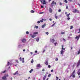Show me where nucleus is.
I'll use <instances>...</instances> for the list:
<instances>
[{
    "mask_svg": "<svg viewBox=\"0 0 80 80\" xmlns=\"http://www.w3.org/2000/svg\"><path fill=\"white\" fill-rule=\"evenodd\" d=\"M62 50L60 51V54L61 56H63L65 52V49L63 48V45H62Z\"/></svg>",
    "mask_w": 80,
    "mask_h": 80,
    "instance_id": "f257e3e1",
    "label": "nucleus"
},
{
    "mask_svg": "<svg viewBox=\"0 0 80 80\" xmlns=\"http://www.w3.org/2000/svg\"><path fill=\"white\" fill-rule=\"evenodd\" d=\"M75 70H74L73 72L72 73V74L70 76V78H71V77L72 76L73 78H75Z\"/></svg>",
    "mask_w": 80,
    "mask_h": 80,
    "instance_id": "f03ea898",
    "label": "nucleus"
},
{
    "mask_svg": "<svg viewBox=\"0 0 80 80\" xmlns=\"http://www.w3.org/2000/svg\"><path fill=\"white\" fill-rule=\"evenodd\" d=\"M40 1L43 5H44V4L46 5L47 4V2H46L45 0H41Z\"/></svg>",
    "mask_w": 80,
    "mask_h": 80,
    "instance_id": "7ed1b4c3",
    "label": "nucleus"
},
{
    "mask_svg": "<svg viewBox=\"0 0 80 80\" xmlns=\"http://www.w3.org/2000/svg\"><path fill=\"white\" fill-rule=\"evenodd\" d=\"M79 66H80V60H79L77 64V67H79Z\"/></svg>",
    "mask_w": 80,
    "mask_h": 80,
    "instance_id": "20e7f679",
    "label": "nucleus"
},
{
    "mask_svg": "<svg viewBox=\"0 0 80 80\" xmlns=\"http://www.w3.org/2000/svg\"><path fill=\"white\" fill-rule=\"evenodd\" d=\"M50 41L51 42H52V43H54L55 39L54 38H51L50 40Z\"/></svg>",
    "mask_w": 80,
    "mask_h": 80,
    "instance_id": "39448f33",
    "label": "nucleus"
},
{
    "mask_svg": "<svg viewBox=\"0 0 80 80\" xmlns=\"http://www.w3.org/2000/svg\"><path fill=\"white\" fill-rule=\"evenodd\" d=\"M80 35H79L78 36H77L75 38V39H77V41L78 40L79 38H80Z\"/></svg>",
    "mask_w": 80,
    "mask_h": 80,
    "instance_id": "423d86ee",
    "label": "nucleus"
},
{
    "mask_svg": "<svg viewBox=\"0 0 80 80\" xmlns=\"http://www.w3.org/2000/svg\"><path fill=\"white\" fill-rule=\"evenodd\" d=\"M21 41L22 42H23V43H25L26 42V39H22L21 40Z\"/></svg>",
    "mask_w": 80,
    "mask_h": 80,
    "instance_id": "0eeeda50",
    "label": "nucleus"
},
{
    "mask_svg": "<svg viewBox=\"0 0 80 80\" xmlns=\"http://www.w3.org/2000/svg\"><path fill=\"white\" fill-rule=\"evenodd\" d=\"M36 67H39L40 68L41 67H42V65H41L39 64H37Z\"/></svg>",
    "mask_w": 80,
    "mask_h": 80,
    "instance_id": "6e6552de",
    "label": "nucleus"
},
{
    "mask_svg": "<svg viewBox=\"0 0 80 80\" xmlns=\"http://www.w3.org/2000/svg\"><path fill=\"white\" fill-rule=\"evenodd\" d=\"M29 35H30V37H32V38H35V36L34 34L33 35L32 34H30Z\"/></svg>",
    "mask_w": 80,
    "mask_h": 80,
    "instance_id": "1a4fd4ad",
    "label": "nucleus"
},
{
    "mask_svg": "<svg viewBox=\"0 0 80 80\" xmlns=\"http://www.w3.org/2000/svg\"><path fill=\"white\" fill-rule=\"evenodd\" d=\"M73 12L74 13H78V12H79L78 11L75 9L74 10H73Z\"/></svg>",
    "mask_w": 80,
    "mask_h": 80,
    "instance_id": "9d476101",
    "label": "nucleus"
},
{
    "mask_svg": "<svg viewBox=\"0 0 80 80\" xmlns=\"http://www.w3.org/2000/svg\"><path fill=\"white\" fill-rule=\"evenodd\" d=\"M2 80H7V78L4 76V77H2Z\"/></svg>",
    "mask_w": 80,
    "mask_h": 80,
    "instance_id": "9b49d317",
    "label": "nucleus"
},
{
    "mask_svg": "<svg viewBox=\"0 0 80 80\" xmlns=\"http://www.w3.org/2000/svg\"><path fill=\"white\" fill-rule=\"evenodd\" d=\"M46 26V24L45 23H44L42 26V28H43Z\"/></svg>",
    "mask_w": 80,
    "mask_h": 80,
    "instance_id": "f8f14e48",
    "label": "nucleus"
},
{
    "mask_svg": "<svg viewBox=\"0 0 80 80\" xmlns=\"http://www.w3.org/2000/svg\"><path fill=\"white\" fill-rule=\"evenodd\" d=\"M49 11L50 13H52V9L50 8H49Z\"/></svg>",
    "mask_w": 80,
    "mask_h": 80,
    "instance_id": "ddd939ff",
    "label": "nucleus"
},
{
    "mask_svg": "<svg viewBox=\"0 0 80 80\" xmlns=\"http://www.w3.org/2000/svg\"><path fill=\"white\" fill-rule=\"evenodd\" d=\"M22 45H19L18 46V48H22Z\"/></svg>",
    "mask_w": 80,
    "mask_h": 80,
    "instance_id": "4468645a",
    "label": "nucleus"
},
{
    "mask_svg": "<svg viewBox=\"0 0 80 80\" xmlns=\"http://www.w3.org/2000/svg\"><path fill=\"white\" fill-rule=\"evenodd\" d=\"M36 40L37 42H39V38L37 37L36 38Z\"/></svg>",
    "mask_w": 80,
    "mask_h": 80,
    "instance_id": "2eb2a0df",
    "label": "nucleus"
},
{
    "mask_svg": "<svg viewBox=\"0 0 80 80\" xmlns=\"http://www.w3.org/2000/svg\"><path fill=\"white\" fill-rule=\"evenodd\" d=\"M45 63L46 65H48V61L47 60L46 61Z\"/></svg>",
    "mask_w": 80,
    "mask_h": 80,
    "instance_id": "dca6fc26",
    "label": "nucleus"
},
{
    "mask_svg": "<svg viewBox=\"0 0 80 80\" xmlns=\"http://www.w3.org/2000/svg\"><path fill=\"white\" fill-rule=\"evenodd\" d=\"M12 65V63H10L9 62H8V63L7 64V66H8V65Z\"/></svg>",
    "mask_w": 80,
    "mask_h": 80,
    "instance_id": "f3484780",
    "label": "nucleus"
},
{
    "mask_svg": "<svg viewBox=\"0 0 80 80\" xmlns=\"http://www.w3.org/2000/svg\"><path fill=\"white\" fill-rule=\"evenodd\" d=\"M77 73L78 75H80V69L77 72Z\"/></svg>",
    "mask_w": 80,
    "mask_h": 80,
    "instance_id": "a211bd4d",
    "label": "nucleus"
},
{
    "mask_svg": "<svg viewBox=\"0 0 80 80\" xmlns=\"http://www.w3.org/2000/svg\"><path fill=\"white\" fill-rule=\"evenodd\" d=\"M18 71H17L16 72L14 73L13 74L14 75H18Z\"/></svg>",
    "mask_w": 80,
    "mask_h": 80,
    "instance_id": "6ab92c4d",
    "label": "nucleus"
},
{
    "mask_svg": "<svg viewBox=\"0 0 80 80\" xmlns=\"http://www.w3.org/2000/svg\"><path fill=\"white\" fill-rule=\"evenodd\" d=\"M38 34V32H35L33 33V35H37Z\"/></svg>",
    "mask_w": 80,
    "mask_h": 80,
    "instance_id": "aec40b11",
    "label": "nucleus"
},
{
    "mask_svg": "<svg viewBox=\"0 0 80 80\" xmlns=\"http://www.w3.org/2000/svg\"><path fill=\"white\" fill-rule=\"evenodd\" d=\"M47 77V76L45 75L44 76V77H43V80H45V79L46 78V77Z\"/></svg>",
    "mask_w": 80,
    "mask_h": 80,
    "instance_id": "412c9836",
    "label": "nucleus"
},
{
    "mask_svg": "<svg viewBox=\"0 0 80 80\" xmlns=\"http://www.w3.org/2000/svg\"><path fill=\"white\" fill-rule=\"evenodd\" d=\"M53 3H54V1H52V3H51V5L52 6H53Z\"/></svg>",
    "mask_w": 80,
    "mask_h": 80,
    "instance_id": "4be33fe9",
    "label": "nucleus"
},
{
    "mask_svg": "<svg viewBox=\"0 0 80 80\" xmlns=\"http://www.w3.org/2000/svg\"><path fill=\"white\" fill-rule=\"evenodd\" d=\"M70 15V13H69V14H67V17H69V16Z\"/></svg>",
    "mask_w": 80,
    "mask_h": 80,
    "instance_id": "5701e85b",
    "label": "nucleus"
},
{
    "mask_svg": "<svg viewBox=\"0 0 80 80\" xmlns=\"http://www.w3.org/2000/svg\"><path fill=\"white\" fill-rule=\"evenodd\" d=\"M4 76H6V78H7V77H8V74H5Z\"/></svg>",
    "mask_w": 80,
    "mask_h": 80,
    "instance_id": "b1692460",
    "label": "nucleus"
},
{
    "mask_svg": "<svg viewBox=\"0 0 80 80\" xmlns=\"http://www.w3.org/2000/svg\"><path fill=\"white\" fill-rule=\"evenodd\" d=\"M56 23V22L54 23V24H53V25H52L51 26L52 27H53L54 26V25H55Z\"/></svg>",
    "mask_w": 80,
    "mask_h": 80,
    "instance_id": "393cba45",
    "label": "nucleus"
},
{
    "mask_svg": "<svg viewBox=\"0 0 80 80\" xmlns=\"http://www.w3.org/2000/svg\"><path fill=\"white\" fill-rule=\"evenodd\" d=\"M58 44V43H57V42H55L54 43V44L55 45V46H56V45H57Z\"/></svg>",
    "mask_w": 80,
    "mask_h": 80,
    "instance_id": "a878e982",
    "label": "nucleus"
},
{
    "mask_svg": "<svg viewBox=\"0 0 80 80\" xmlns=\"http://www.w3.org/2000/svg\"><path fill=\"white\" fill-rule=\"evenodd\" d=\"M7 71L6 70H5L3 72H2V73H5V72H6Z\"/></svg>",
    "mask_w": 80,
    "mask_h": 80,
    "instance_id": "bb28decb",
    "label": "nucleus"
},
{
    "mask_svg": "<svg viewBox=\"0 0 80 80\" xmlns=\"http://www.w3.org/2000/svg\"><path fill=\"white\" fill-rule=\"evenodd\" d=\"M34 12H35V11H34L31 10V13H34Z\"/></svg>",
    "mask_w": 80,
    "mask_h": 80,
    "instance_id": "cd10ccee",
    "label": "nucleus"
},
{
    "mask_svg": "<svg viewBox=\"0 0 80 80\" xmlns=\"http://www.w3.org/2000/svg\"><path fill=\"white\" fill-rule=\"evenodd\" d=\"M33 62H34L33 60V59H32V61L31 62V63H33Z\"/></svg>",
    "mask_w": 80,
    "mask_h": 80,
    "instance_id": "c85d7f7f",
    "label": "nucleus"
},
{
    "mask_svg": "<svg viewBox=\"0 0 80 80\" xmlns=\"http://www.w3.org/2000/svg\"><path fill=\"white\" fill-rule=\"evenodd\" d=\"M55 18L56 19H57L58 18V17L56 16V14L55 15Z\"/></svg>",
    "mask_w": 80,
    "mask_h": 80,
    "instance_id": "c756f323",
    "label": "nucleus"
},
{
    "mask_svg": "<svg viewBox=\"0 0 80 80\" xmlns=\"http://www.w3.org/2000/svg\"><path fill=\"white\" fill-rule=\"evenodd\" d=\"M72 28H73V26H71L70 27V29L71 30Z\"/></svg>",
    "mask_w": 80,
    "mask_h": 80,
    "instance_id": "7c9ffc66",
    "label": "nucleus"
},
{
    "mask_svg": "<svg viewBox=\"0 0 80 80\" xmlns=\"http://www.w3.org/2000/svg\"><path fill=\"white\" fill-rule=\"evenodd\" d=\"M61 33L62 35H63V34H65V32H62Z\"/></svg>",
    "mask_w": 80,
    "mask_h": 80,
    "instance_id": "2f4dec72",
    "label": "nucleus"
},
{
    "mask_svg": "<svg viewBox=\"0 0 80 80\" xmlns=\"http://www.w3.org/2000/svg\"><path fill=\"white\" fill-rule=\"evenodd\" d=\"M58 58H56L55 59V61H58Z\"/></svg>",
    "mask_w": 80,
    "mask_h": 80,
    "instance_id": "473e14b6",
    "label": "nucleus"
},
{
    "mask_svg": "<svg viewBox=\"0 0 80 80\" xmlns=\"http://www.w3.org/2000/svg\"><path fill=\"white\" fill-rule=\"evenodd\" d=\"M51 76V74H49L48 75V77H50Z\"/></svg>",
    "mask_w": 80,
    "mask_h": 80,
    "instance_id": "72a5a7b5",
    "label": "nucleus"
},
{
    "mask_svg": "<svg viewBox=\"0 0 80 80\" xmlns=\"http://www.w3.org/2000/svg\"><path fill=\"white\" fill-rule=\"evenodd\" d=\"M19 60L20 61H22V57H20L19 58Z\"/></svg>",
    "mask_w": 80,
    "mask_h": 80,
    "instance_id": "f704fd0d",
    "label": "nucleus"
},
{
    "mask_svg": "<svg viewBox=\"0 0 80 80\" xmlns=\"http://www.w3.org/2000/svg\"><path fill=\"white\" fill-rule=\"evenodd\" d=\"M16 62H17V63H18V61L17 60H16Z\"/></svg>",
    "mask_w": 80,
    "mask_h": 80,
    "instance_id": "c9c22d12",
    "label": "nucleus"
},
{
    "mask_svg": "<svg viewBox=\"0 0 80 80\" xmlns=\"http://www.w3.org/2000/svg\"><path fill=\"white\" fill-rule=\"evenodd\" d=\"M48 68H50V67H51V66L50 65H48Z\"/></svg>",
    "mask_w": 80,
    "mask_h": 80,
    "instance_id": "e433bc0d",
    "label": "nucleus"
},
{
    "mask_svg": "<svg viewBox=\"0 0 80 80\" xmlns=\"http://www.w3.org/2000/svg\"><path fill=\"white\" fill-rule=\"evenodd\" d=\"M58 12H61V9H59L58 10Z\"/></svg>",
    "mask_w": 80,
    "mask_h": 80,
    "instance_id": "4c0bfd02",
    "label": "nucleus"
},
{
    "mask_svg": "<svg viewBox=\"0 0 80 80\" xmlns=\"http://www.w3.org/2000/svg\"><path fill=\"white\" fill-rule=\"evenodd\" d=\"M29 34V32H28L27 31L26 32V34Z\"/></svg>",
    "mask_w": 80,
    "mask_h": 80,
    "instance_id": "58836bf2",
    "label": "nucleus"
},
{
    "mask_svg": "<svg viewBox=\"0 0 80 80\" xmlns=\"http://www.w3.org/2000/svg\"><path fill=\"white\" fill-rule=\"evenodd\" d=\"M80 29H79V32H78V33H80Z\"/></svg>",
    "mask_w": 80,
    "mask_h": 80,
    "instance_id": "ea45409f",
    "label": "nucleus"
},
{
    "mask_svg": "<svg viewBox=\"0 0 80 80\" xmlns=\"http://www.w3.org/2000/svg\"><path fill=\"white\" fill-rule=\"evenodd\" d=\"M37 23H40V21H38Z\"/></svg>",
    "mask_w": 80,
    "mask_h": 80,
    "instance_id": "a19ab883",
    "label": "nucleus"
},
{
    "mask_svg": "<svg viewBox=\"0 0 80 80\" xmlns=\"http://www.w3.org/2000/svg\"><path fill=\"white\" fill-rule=\"evenodd\" d=\"M44 13V12H40V14H42V13Z\"/></svg>",
    "mask_w": 80,
    "mask_h": 80,
    "instance_id": "79ce46f5",
    "label": "nucleus"
},
{
    "mask_svg": "<svg viewBox=\"0 0 80 80\" xmlns=\"http://www.w3.org/2000/svg\"><path fill=\"white\" fill-rule=\"evenodd\" d=\"M65 0V3H67V0Z\"/></svg>",
    "mask_w": 80,
    "mask_h": 80,
    "instance_id": "37998d69",
    "label": "nucleus"
},
{
    "mask_svg": "<svg viewBox=\"0 0 80 80\" xmlns=\"http://www.w3.org/2000/svg\"><path fill=\"white\" fill-rule=\"evenodd\" d=\"M46 33L47 34V35H48V32H46Z\"/></svg>",
    "mask_w": 80,
    "mask_h": 80,
    "instance_id": "c03bdc74",
    "label": "nucleus"
},
{
    "mask_svg": "<svg viewBox=\"0 0 80 80\" xmlns=\"http://www.w3.org/2000/svg\"><path fill=\"white\" fill-rule=\"evenodd\" d=\"M56 78H57L56 80H58V77H56Z\"/></svg>",
    "mask_w": 80,
    "mask_h": 80,
    "instance_id": "a18cd8bd",
    "label": "nucleus"
},
{
    "mask_svg": "<svg viewBox=\"0 0 80 80\" xmlns=\"http://www.w3.org/2000/svg\"><path fill=\"white\" fill-rule=\"evenodd\" d=\"M59 5H62V3L60 2Z\"/></svg>",
    "mask_w": 80,
    "mask_h": 80,
    "instance_id": "49530a36",
    "label": "nucleus"
},
{
    "mask_svg": "<svg viewBox=\"0 0 80 80\" xmlns=\"http://www.w3.org/2000/svg\"><path fill=\"white\" fill-rule=\"evenodd\" d=\"M36 28H38V26H36Z\"/></svg>",
    "mask_w": 80,
    "mask_h": 80,
    "instance_id": "de8ad7c7",
    "label": "nucleus"
},
{
    "mask_svg": "<svg viewBox=\"0 0 80 80\" xmlns=\"http://www.w3.org/2000/svg\"><path fill=\"white\" fill-rule=\"evenodd\" d=\"M42 72H44V71H45V69H43L42 70Z\"/></svg>",
    "mask_w": 80,
    "mask_h": 80,
    "instance_id": "09e8293b",
    "label": "nucleus"
},
{
    "mask_svg": "<svg viewBox=\"0 0 80 80\" xmlns=\"http://www.w3.org/2000/svg\"><path fill=\"white\" fill-rule=\"evenodd\" d=\"M53 69L51 70V72H53Z\"/></svg>",
    "mask_w": 80,
    "mask_h": 80,
    "instance_id": "8fccbe9b",
    "label": "nucleus"
},
{
    "mask_svg": "<svg viewBox=\"0 0 80 80\" xmlns=\"http://www.w3.org/2000/svg\"><path fill=\"white\" fill-rule=\"evenodd\" d=\"M67 19L68 20H70V18H68Z\"/></svg>",
    "mask_w": 80,
    "mask_h": 80,
    "instance_id": "3c124183",
    "label": "nucleus"
},
{
    "mask_svg": "<svg viewBox=\"0 0 80 80\" xmlns=\"http://www.w3.org/2000/svg\"><path fill=\"white\" fill-rule=\"evenodd\" d=\"M69 2H72V0H68Z\"/></svg>",
    "mask_w": 80,
    "mask_h": 80,
    "instance_id": "603ef678",
    "label": "nucleus"
},
{
    "mask_svg": "<svg viewBox=\"0 0 80 80\" xmlns=\"http://www.w3.org/2000/svg\"><path fill=\"white\" fill-rule=\"evenodd\" d=\"M45 52V50L44 49L43 51V53H44Z\"/></svg>",
    "mask_w": 80,
    "mask_h": 80,
    "instance_id": "864d4df0",
    "label": "nucleus"
},
{
    "mask_svg": "<svg viewBox=\"0 0 80 80\" xmlns=\"http://www.w3.org/2000/svg\"><path fill=\"white\" fill-rule=\"evenodd\" d=\"M30 53V54H31V55H32V54H33L32 52H31Z\"/></svg>",
    "mask_w": 80,
    "mask_h": 80,
    "instance_id": "5fc2aeb1",
    "label": "nucleus"
},
{
    "mask_svg": "<svg viewBox=\"0 0 80 80\" xmlns=\"http://www.w3.org/2000/svg\"><path fill=\"white\" fill-rule=\"evenodd\" d=\"M40 22H43V21L42 20H40Z\"/></svg>",
    "mask_w": 80,
    "mask_h": 80,
    "instance_id": "6e6d98bb",
    "label": "nucleus"
},
{
    "mask_svg": "<svg viewBox=\"0 0 80 80\" xmlns=\"http://www.w3.org/2000/svg\"><path fill=\"white\" fill-rule=\"evenodd\" d=\"M63 40L65 42V39H64V38H63Z\"/></svg>",
    "mask_w": 80,
    "mask_h": 80,
    "instance_id": "4d7b16f0",
    "label": "nucleus"
},
{
    "mask_svg": "<svg viewBox=\"0 0 80 80\" xmlns=\"http://www.w3.org/2000/svg\"><path fill=\"white\" fill-rule=\"evenodd\" d=\"M41 7L42 8H43V6H41Z\"/></svg>",
    "mask_w": 80,
    "mask_h": 80,
    "instance_id": "13d9d810",
    "label": "nucleus"
},
{
    "mask_svg": "<svg viewBox=\"0 0 80 80\" xmlns=\"http://www.w3.org/2000/svg\"><path fill=\"white\" fill-rule=\"evenodd\" d=\"M24 60H23L22 61V63H24Z\"/></svg>",
    "mask_w": 80,
    "mask_h": 80,
    "instance_id": "bf43d9fd",
    "label": "nucleus"
},
{
    "mask_svg": "<svg viewBox=\"0 0 80 80\" xmlns=\"http://www.w3.org/2000/svg\"><path fill=\"white\" fill-rule=\"evenodd\" d=\"M65 14L66 15H67V12H65Z\"/></svg>",
    "mask_w": 80,
    "mask_h": 80,
    "instance_id": "052dcab7",
    "label": "nucleus"
},
{
    "mask_svg": "<svg viewBox=\"0 0 80 80\" xmlns=\"http://www.w3.org/2000/svg\"><path fill=\"white\" fill-rule=\"evenodd\" d=\"M31 71L32 72H33V69H32Z\"/></svg>",
    "mask_w": 80,
    "mask_h": 80,
    "instance_id": "680f3d73",
    "label": "nucleus"
},
{
    "mask_svg": "<svg viewBox=\"0 0 80 80\" xmlns=\"http://www.w3.org/2000/svg\"><path fill=\"white\" fill-rule=\"evenodd\" d=\"M35 53H37V51H35Z\"/></svg>",
    "mask_w": 80,
    "mask_h": 80,
    "instance_id": "e2e57ef3",
    "label": "nucleus"
},
{
    "mask_svg": "<svg viewBox=\"0 0 80 80\" xmlns=\"http://www.w3.org/2000/svg\"><path fill=\"white\" fill-rule=\"evenodd\" d=\"M23 52H25V49H23Z\"/></svg>",
    "mask_w": 80,
    "mask_h": 80,
    "instance_id": "0e129e2a",
    "label": "nucleus"
},
{
    "mask_svg": "<svg viewBox=\"0 0 80 80\" xmlns=\"http://www.w3.org/2000/svg\"><path fill=\"white\" fill-rule=\"evenodd\" d=\"M29 72L30 73H32V71L31 70Z\"/></svg>",
    "mask_w": 80,
    "mask_h": 80,
    "instance_id": "69168bd1",
    "label": "nucleus"
},
{
    "mask_svg": "<svg viewBox=\"0 0 80 80\" xmlns=\"http://www.w3.org/2000/svg\"><path fill=\"white\" fill-rule=\"evenodd\" d=\"M49 20H50V21H52V19L51 18L49 19Z\"/></svg>",
    "mask_w": 80,
    "mask_h": 80,
    "instance_id": "338daca9",
    "label": "nucleus"
},
{
    "mask_svg": "<svg viewBox=\"0 0 80 80\" xmlns=\"http://www.w3.org/2000/svg\"><path fill=\"white\" fill-rule=\"evenodd\" d=\"M66 9H68V6H67L66 7Z\"/></svg>",
    "mask_w": 80,
    "mask_h": 80,
    "instance_id": "774afa93",
    "label": "nucleus"
}]
</instances>
